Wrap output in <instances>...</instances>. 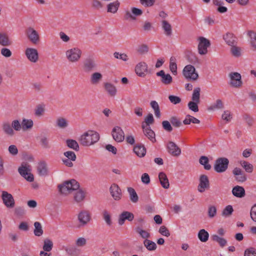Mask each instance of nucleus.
Returning <instances> with one entry per match:
<instances>
[{
  "instance_id": "37",
  "label": "nucleus",
  "mask_w": 256,
  "mask_h": 256,
  "mask_svg": "<svg viewBox=\"0 0 256 256\" xmlns=\"http://www.w3.org/2000/svg\"><path fill=\"white\" fill-rule=\"evenodd\" d=\"M134 152L139 157H143L146 153V150L143 146H136L134 148Z\"/></svg>"
},
{
  "instance_id": "52",
  "label": "nucleus",
  "mask_w": 256,
  "mask_h": 256,
  "mask_svg": "<svg viewBox=\"0 0 256 256\" xmlns=\"http://www.w3.org/2000/svg\"><path fill=\"white\" fill-rule=\"evenodd\" d=\"M200 163L204 166L206 170H210L211 168V166L208 164V159L206 156H202L199 160Z\"/></svg>"
},
{
  "instance_id": "21",
  "label": "nucleus",
  "mask_w": 256,
  "mask_h": 256,
  "mask_svg": "<svg viewBox=\"0 0 256 256\" xmlns=\"http://www.w3.org/2000/svg\"><path fill=\"white\" fill-rule=\"evenodd\" d=\"M12 41L6 32H0V45L4 46H9L12 44Z\"/></svg>"
},
{
  "instance_id": "12",
  "label": "nucleus",
  "mask_w": 256,
  "mask_h": 256,
  "mask_svg": "<svg viewBox=\"0 0 256 256\" xmlns=\"http://www.w3.org/2000/svg\"><path fill=\"white\" fill-rule=\"evenodd\" d=\"M24 54L27 59L31 62L36 63L38 60V52L36 48H27Z\"/></svg>"
},
{
  "instance_id": "61",
  "label": "nucleus",
  "mask_w": 256,
  "mask_h": 256,
  "mask_svg": "<svg viewBox=\"0 0 256 256\" xmlns=\"http://www.w3.org/2000/svg\"><path fill=\"white\" fill-rule=\"evenodd\" d=\"M137 52L140 54H144L148 52V48L146 44H142L137 48Z\"/></svg>"
},
{
  "instance_id": "2",
  "label": "nucleus",
  "mask_w": 256,
  "mask_h": 256,
  "mask_svg": "<svg viewBox=\"0 0 256 256\" xmlns=\"http://www.w3.org/2000/svg\"><path fill=\"white\" fill-rule=\"evenodd\" d=\"M99 139L100 135L98 132L94 130H88L80 136L79 141L84 146H90L98 142Z\"/></svg>"
},
{
  "instance_id": "30",
  "label": "nucleus",
  "mask_w": 256,
  "mask_h": 256,
  "mask_svg": "<svg viewBox=\"0 0 256 256\" xmlns=\"http://www.w3.org/2000/svg\"><path fill=\"white\" fill-rule=\"evenodd\" d=\"M102 76L100 72H95L90 76V83L94 85L98 84L102 80Z\"/></svg>"
},
{
  "instance_id": "47",
  "label": "nucleus",
  "mask_w": 256,
  "mask_h": 256,
  "mask_svg": "<svg viewBox=\"0 0 256 256\" xmlns=\"http://www.w3.org/2000/svg\"><path fill=\"white\" fill-rule=\"evenodd\" d=\"M200 121L198 119L189 114L186 116L183 121L184 124H190V123L200 124Z\"/></svg>"
},
{
  "instance_id": "29",
  "label": "nucleus",
  "mask_w": 256,
  "mask_h": 256,
  "mask_svg": "<svg viewBox=\"0 0 256 256\" xmlns=\"http://www.w3.org/2000/svg\"><path fill=\"white\" fill-rule=\"evenodd\" d=\"M2 128L4 132L9 136H12L15 134L14 131L12 126V124L10 125L9 122H6L3 123Z\"/></svg>"
},
{
  "instance_id": "36",
  "label": "nucleus",
  "mask_w": 256,
  "mask_h": 256,
  "mask_svg": "<svg viewBox=\"0 0 256 256\" xmlns=\"http://www.w3.org/2000/svg\"><path fill=\"white\" fill-rule=\"evenodd\" d=\"M162 26L164 34L168 36H171L172 34L171 25L166 20H163L162 22Z\"/></svg>"
},
{
  "instance_id": "20",
  "label": "nucleus",
  "mask_w": 256,
  "mask_h": 256,
  "mask_svg": "<svg viewBox=\"0 0 256 256\" xmlns=\"http://www.w3.org/2000/svg\"><path fill=\"white\" fill-rule=\"evenodd\" d=\"M168 152L173 156H178L181 154V150L174 142H169L167 144Z\"/></svg>"
},
{
  "instance_id": "42",
  "label": "nucleus",
  "mask_w": 256,
  "mask_h": 256,
  "mask_svg": "<svg viewBox=\"0 0 256 256\" xmlns=\"http://www.w3.org/2000/svg\"><path fill=\"white\" fill-rule=\"evenodd\" d=\"M230 52L236 58H238L242 55V48L240 47L236 46L235 44H234L230 46Z\"/></svg>"
},
{
  "instance_id": "44",
  "label": "nucleus",
  "mask_w": 256,
  "mask_h": 256,
  "mask_svg": "<svg viewBox=\"0 0 256 256\" xmlns=\"http://www.w3.org/2000/svg\"><path fill=\"white\" fill-rule=\"evenodd\" d=\"M40 144L44 148H49L50 144L48 138L45 136H42L39 138Z\"/></svg>"
},
{
  "instance_id": "9",
  "label": "nucleus",
  "mask_w": 256,
  "mask_h": 256,
  "mask_svg": "<svg viewBox=\"0 0 256 256\" xmlns=\"http://www.w3.org/2000/svg\"><path fill=\"white\" fill-rule=\"evenodd\" d=\"M229 161L228 158H220L217 159L216 161L214 168L218 172H225L228 165Z\"/></svg>"
},
{
  "instance_id": "11",
  "label": "nucleus",
  "mask_w": 256,
  "mask_h": 256,
  "mask_svg": "<svg viewBox=\"0 0 256 256\" xmlns=\"http://www.w3.org/2000/svg\"><path fill=\"white\" fill-rule=\"evenodd\" d=\"M2 199L4 206L8 208H13L15 206V201L13 196L8 192L2 191Z\"/></svg>"
},
{
  "instance_id": "6",
  "label": "nucleus",
  "mask_w": 256,
  "mask_h": 256,
  "mask_svg": "<svg viewBox=\"0 0 256 256\" xmlns=\"http://www.w3.org/2000/svg\"><path fill=\"white\" fill-rule=\"evenodd\" d=\"M25 34L28 40L33 44H38L40 40L38 32L32 27L29 26L25 30Z\"/></svg>"
},
{
  "instance_id": "31",
  "label": "nucleus",
  "mask_w": 256,
  "mask_h": 256,
  "mask_svg": "<svg viewBox=\"0 0 256 256\" xmlns=\"http://www.w3.org/2000/svg\"><path fill=\"white\" fill-rule=\"evenodd\" d=\"M34 126L33 120L31 119L23 118L22 121V128L24 131L30 130Z\"/></svg>"
},
{
  "instance_id": "39",
  "label": "nucleus",
  "mask_w": 256,
  "mask_h": 256,
  "mask_svg": "<svg viewBox=\"0 0 256 256\" xmlns=\"http://www.w3.org/2000/svg\"><path fill=\"white\" fill-rule=\"evenodd\" d=\"M144 246L148 250L154 251L156 249V243L149 240H144Z\"/></svg>"
},
{
  "instance_id": "27",
  "label": "nucleus",
  "mask_w": 256,
  "mask_h": 256,
  "mask_svg": "<svg viewBox=\"0 0 256 256\" xmlns=\"http://www.w3.org/2000/svg\"><path fill=\"white\" fill-rule=\"evenodd\" d=\"M250 38V44L252 50L256 51V32L253 30H248L247 33Z\"/></svg>"
},
{
  "instance_id": "57",
  "label": "nucleus",
  "mask_w": 256,
  "mask_h": 256,
  "mask_svg": "<svg viewBox=\"0 0 256 256\" xmlns=\"http://www.w3.org/2000/svg\"><path fill=\"white\" fill-rule=\"evenodd\" d=\"M136 232L142 238L148 240L150 238V234L145 230H143L140 228H138Z\"/></svg>"
},
{
  "instance_id": "24",
  "label": "nucleus",
  "mask_w": 256,
  "mask_h": 256,
  "mask_svg": "<svg viewBox=\"0 0 256 256\" xmlns=\"http://www.w3.org/2000/svg\"><path fill=\"white\" fill-rule=\"evenodd\" d=\"M232 194L238 198H242L246 195V192L244 188L240 186H236L232 189Z\"/></svg>"
},
{
  "instance_id": "51",
  "label": "nucleus",
  "mask_w": 256,
  "mask_h": 256,
  "mask_svg": "<svg viewBox=\"0 0 256 256\" xmlns=\"http://www.w3.org/2000/svg\"><path fill=\"white\" fill-rule=\"evenodd\" d=\"M52 247L53 242L50 240L46 238L44 240L43 246V250L44 251L50 252L52 250Z\"/></svg>"
},
{
  "instance_id": "34",
  "label": "nucleus",
  "mask_w": 256,
  "mask_h": 256,
  "mask_svg": "<svg viewBox=\"0 0 256 256\" xmlns=\"http://www.w3.org/2000/svg\"><path fill=\"white\" fill-rule=\"evenodd\" d=\"M224 108V104L222 100L220 99H218L208 108V110H216L222 109Z\"/></svg>"
},
{
  "instance_id": "32",
  "label": "nucleus",
  "mask_w": 256,
  "mask_h": 256,
  "mask_svg": "<svg viewBox=\"0 0 256 256\" xmlns=\"http://www.w3.org/2000/svg\"><path fill=\"white\" fill-rule=\"evenodd\" d=\"M120 4V3L118 0L110 2L107 6V12L112 14L116 13L119 8Z\"/></svg>"
},
{
  "instance_id": "8",
  "label": "nucleus",
  "mask_w": 256,
  "mask_h": 256,
  "mask_svg": "<svg viewBox=\"0 0 256 256\" xmlns=\"http://www.w3.org/2000/svg\"><path fill=\"white\" fill-rule=\"evenodd\" d=\"M198 52L200 55H205L208 53V48L210 46V41L204 37L198 38Z\"/></svg>"
},
{
  "instance_id": "46",
  "label": "nucleus",
  "mask_w": 256,
  "mask_h": 256,
  "mask_svg": "<svg viewBox=\"0 0 256 256\" xmlns=\"http://www.w3.org/2000/svg\"><path fill=\"white\" fill-rule=\"evenodd\" d=\"M209 237L208 233L204 229L200 230L198 233V238L202 242H206Z\"/></svg>"
},
{
  "instance_id": "40",
  "label": "nucleus",
  "mask_w": 256,
  "mask_h": 256,
  "mask_svg": "<svg viewBox=\"0 0 256 256\" xmlns=\"http://www.w3.org/2000/svg\"><path fill=\"white\" fill-rule=\"evenodd\" d=\"M150 105L154 111V114L157 118L160 117V112L159 105L156 100H152L150 102Z\"/></svg>"
},
{
  "instance_id": "28",
  "label": "nucleus",
  "mask_w": 256,
  "mask_h": 256,
  "mask_svg": "<svg viewBox=\"0 0 256 256\" xmlns=\"http://www.w3.org/2000/svg\"><path fill=\"white\" fill-rule=\"evenodd\" d=\"M96 67V64L94 60L88 58L86 59L84 64V68L86 72H90Z\"/></svg>"
},
{
  "instance_id": "17",
  "label": "nucleus",
  "mask_w": 256,
  "mask_h": 256,
  "mask_svg": "<svg viewBox=\"0 0 256 256\" xmlns=\"http://www.w3.org/2000/svg\"><path fill=\"white\" fill-rule=\"evenodd\" d=\"M134 218V215L132 212L128 211H124L118 216V223L119 225L122 226L126 220L132 222Z\"/></svg>"
},
{
  "instance_id": "26",
  "label": "nucleus",
  "mask_w": 256,
  "mask_h": 256,
  "mask_svg": "<svg viewBox=\"0 0 256 256\" xmlns=\"http://www.w3.org/2000/svg\"><path fill=\"white\" fill-rule=\"evenodd\" d=\"M158 178L162 186L164 188H169V181L166 174L164 172H160L158 174Z\"/></svg>"
},
{
  "instance_id": "43",
  "label": "nucleus",
  "mask_w": 256,
  "mask_h": 256,
  "mask_svg": "<svg viewBox=\"0 0 256 256\" xmlns=\"http://www.w3.org/2000/svg\"><path fill=\"white\" fill-rule=\"evenodd\" d=\"M34 234L36 236H40L43 234V230L42 226L40 222H36L34 223Z\"/></svg>"
},
{
  "instance_id": "60",
  "label": "nucleus",
  "mask_w": 256,
  "mask_h": 256,
  "mask_svg": "<svg viewBox=\"0 0 256 256\" xmlns=\"http://www.w3.org/2000/svg\"><path fill=\"white\" fill-rule=\"evenodd\" d=\"M198 103L193 101L190 102L188 104V108L190 110L194 112H198Z\"/></svg>"
},
{
  "instance_id": "16",
  "label": "nucleus",
  "mask_w": 256,
  "mask_h": 256,
  "mask_svg": "<svg viewBox=\"0 0 256 256\" xmlns=\"http://www.w3.org/2000/svg\"><path fill=\"white\" fill-rule=\"evenodd\" d=\"M199 184L198 186V191L200 192H204L206 190L210 188V182L207 176L202 174L199 179Z\"/></svg>"
},
{
  "instance_id": "58",
  "label": "nucleus",
  "mask_w": 256,
  "mask_h": 256,
  "mask_svg": "<svg viewBox=\"0 0 256 256\" xmlns=\"http://www.w3.org/2000/svg\"><path fill=\"white\" fill-rule=\"evenodd\" d=\"M216 208L214 206H210L208 208V216L210 218H214L216 214Z\"/></svg>"
},
{
  "instance_id": "35",
  "label": "nucleus",
  "mask_w": 256,
  "mask_h": 256,
  "mask_svg": "<svg viewBox=\"0 0 256 256\" xmlns=\"http://www.w3.org/2000/svg\"><path fill=\"white\" fill-rule=\"evenodd\" d=\"M38 172L40 176H46L47 174L48 170L46 164L44 162L38 163L37 167Z\"/></svg>"
},
{
  "instance_id": "5",
  "label": "nucleus",
  "mask_w": 256,
  "mask_h": 256,
  "mask_svg": "<svg viewBox=\"0 0 256 256\" xmlns=\"http://www.w3.org/2000/svg\"><path fill=\"white\" fill-rule=\"evenodd\" d=\"M30 170V166L26 164H22L18 169L20 174L30 182H32L34 180V176L31 174Z\"/></svg>"
},
{
  "instance_id": "25",
  "label": "nucleus",
  "mask_w": 256,
  "mask_h": 256,
  "mask_svg": "<svg viewBox=\"0 0 256 256\" xmlns=\"http://www.w3.org/2000/svg\"><path fill=\"white\" fill-rule=\"evenodd\" d=\"M223 38L226 43L230 46H232L236 43V38L234 34L232 33H226V34L224 35Z\"/></svg>"
},
{
  "instance_id": "41",
  "label": "nucleus",
  "mask_w": 256,
  "mask_h": 256,
  "mask_svg": "<svg viewBox=\"0 0 256 256\" xmlns=\"http://www.w3.org/2000/svg\"><path fill=\"white\" fill-rule=\"evenodd\" d=\"M56 126L60 128H65L68 126V122L66 118L60 117L56 119Z\"/></svg>"
},
{
  "instance_id": "56",
  "label": "nucleus",
  "mask_w": 256,
  "mask_h": 256,
  "mask_svg": "<svg viewBox=\"0 0 256 256\" xmlns=\"http://www.w3.org/2000/svg\"><path fill=\"white\" fill-rule=\"evenodd\" d=\"M11 124L14 131H20L21 129H22V122L20 123L18 120H12Z\"/></svg>"
},
{
  "instance_id": "48",
  "label": "nucleus",
  "mask_w": 256,
  "mask_h": 256,
  "mask_svg": "<svg viewBox=\"0 0 256 256\" xmlns=\"http://www.w3.org/2000/svg\"><path fill=\"white\" fill-rule=\"evenodd\" d=\"M212 239L213 241L217 242L221 247L224 246L227 243V241L226 239L220 237L216 234L212 236Z\"/></svg>"
},
{
  "instance_id": "15",
  "label": "nucleus",
  "mask_w": 256,
  "mask_h": 256,
  "mask_svg": "<svg viewBox=\"0 0 256 256\" xmlns=\"http://www.w3.org/2000/svg\"><path fill=\"white\" fill-rule=\"evenodd\" d=\"M142 11L135 7L132 8L131 12L127 10L125 11L124 18L126 20H135L136 16H141Z\"/></svg>"
},
{
  "instance_id": "62",
  "label": "nucleus",
  "mask_w": 256,
  "mask_h": 256,
  "mask_svg": "<svg viewBox=\"0 0 256 256\" xmlns=\"http://www.w3.org/2000/svg\"><path fill=\"white\" fill-rule=\"evenodd\" d=\"M1 54L5 58H10L12 56V52L10 50L6 47L2 48L0 50Z\"/></svg>"
},
{
  "instance_id": "64",
  "label": "nucleus",
  "mask_w": 256,
  "mask_h": 256,
  "mask_svg": "<svg viewBox=\"0 0 256 256\" xmlns=\"http://www.w3.org/2000/svg\"><path fill=\"white\" fill-rule=\"evenodd\" d=\"M244 256H256V249L254 248H246L244 251Z\"/></svg>"
},
{
  "instance_id": "45",
  "label": "nucleus",
  "mask_w": 256,
  "mask_h": 256,
  "mask_svg": "<svg viewBox=\"0 0 256 256\" xmlns=\"http://www.w3.org/2000/svg\"><path fill=\"white\" fill-rule=\"evenodd\" d=\"M240 164L246 172L248 173H252V172L254 166L245 160H242L240 162Z\"/></svg>"
},
{
  "instance_id": "50",
  "label": "nucleus",
  "mask_w": 256,
  "mask_h": 256,
  "mask_svg": "<svg viewBox=\"0 0 256 256\" xmlns=\"http://www.w3.org/2000/svg\"><path fill=\"white\" fill-rule=\"evenodd\" d=\"M170 69L174 75L177 74V64H176V59L174 57H171L170 58Z\"/></svg>"
},
{
  "instance_id": "53",
  "label": "nucleus",
  "mask_w": 256,
  "mask_h": 256,
  "mask_svg": "<svg viewBox=\"0 0 256 256\" xmlns=\"http://www.w3.org/2000/svg\"><path fill=\"white\" fill-rule=\"evenodd\" d=\"M234 212V209L231 205L226 206L222 212V216L227 218L231 216Z\"/></svg>"
},
{
  "instance_id": "23",
  "label": "nucleus",
  "mask_w": 256,
  "mask_h": 256,
  "mask_svg": "<svg viewBox=\"0 0 256 256\" xmlns=\"http://www.w3.org/2000/svg\"><path fill=\"white\" fill-rule=\"evenodd\" d=\"M104 88L105 90L110 96H114L117 93V90L116 86L110 82H105L104 84Z\"/></svg>"
},
{
  "instance_id": "4",
  "label": "nucleus",
  "mask_w": 256,
  "mask_h": 256,
  "mask_svg": "<svg viewBox=\"0 0 256 256\" xmlns=\"http://www.w3.org/2000/svg\"><path fill=\"white\" fill-rule=\"evenodd\" d=\"M77 219L78 222L79 228L85 226L88 224L92 220L91 214L88 210H82L78 214Z\"/></svg>"
},
{
  "instance_id": "1",
  "label": "nucleus",
  "mask_w": 256,
  "mask_h": 256,
  "mask_svg": "<svg viewBox=\"0 0 256 256\" xmlns=\"http://www.w3.org/2000/svg\"><path fill=\"white\" fill-rule=\"evenodd\" d=\"M79 184L75 180L66 181L58 186L59 190L64 195H68L72 191L76 190L74 194V199L76 203L82 202L86 198V192L81 189H78Z\"/></svg>"
},
{
  "instance_id": "10",
  "label": "nucleus",
  "mask_w": 256,
  "mask_h": 256,
  "mask_svg": "<svg viewBox=\"0 0 256 256\" xmlns=\"http://www.w3.org/2000/svg\"><path fill=\"white\" fill-rule=\"evenodd\" d=\"M148 66L144 62H140L136 65L134 72L136 75L140 77H145L148 73Z\"/></svg>"
},
{
  "instance_id": "14",
  "label": "nucleus",
  "mask_w": 256,
  "mask_h": 256,
  "mask_svg": "<svg viewBox=\"0 0 256 256\" xmlns=\"http://www.w3.org/2000/svg\"><path fill=\"white\" fill-rule=\"evenodd\" d=\"M112 135L114 140L118 142H122L124 139V134L122 128L115 126L112 130Z\"/></svg>"
},
{
  "instance_id": "22",
  "label": "nucleus",
  "mask_w": 256,
  "mask_h": 256,
  "mask_svg": "<svg viewBox=\"0 0 256 256\" xmlns=\"http://www.w3.org/2000/svg\"><path fill=\"white\" fill-rule=\"evenodd\" d=\"M143 132L144 134L152 142H156L155 138V133L149 126H145L142 125Z\"/></svg>"
},
{
  "instance_id": "13",
  "label": "nucleus",
  "mask_w": 256,
  "mask_h": 256,
  "mask_svg": "<svg viewBox=\"0 0 256 256\" xmlns=\"http://www.w3.org/2000/svg\"><path fill=\"white\" fill-rule=\"evenodd\" d=\"M230 78V84L234 88H239L242 84V76L237 72H232L228 75Z\"/></svg>"
},
{
  "instance_id": "33",
  "label": "nucleus",
  "mask_w": 256,
  "mask_h": 256,
  "mask_svg": "<svg viewBox=\"0 0 256 256\" xmlns=\"http://www.w3.org/2000/svg\"><path fill=\"white\" fill-rule=\"evenodd\" d=\"M128 192L130 201L133 203H136L138 201V196L134 189L131 187L128 188Z\"/></svg>"
},
{
  "instance_id": "59",
  "label": "nucleus",
  "mask_w": 256,
  "mask_h": 256,
  "mask_svg": "<svg viewBox=\"0 0 256 256\" xmlns=\"http://www.w3.org/2000/svg\"><path fill=\"white\" fill-rule=\"evenodd\" d=\"M172 78L168 74H166L164 76H162L161 78V82L162 83L166 85L170 84L172 82Z\"/></svg>"
},
{
  "instance_id": "19",
  "label": "nucleus",
  "mask_w": 256,
  "mask_h": 256,
  "mask_svg": "<svg viewBox=\"0 0 256 256\" xmlns=\"http://www.w3.org/2000/svg\"><path fill=\"white\" fill-rule=\"evenodd\" d=\"M232 174L235 179L238 182H243L246 180V176L244 172L239 168H235L232 170Z\"/></svg>"
},
{
  "instance_id": "3",
  "label": "nucleus",
  "mask_w": 256,
  "mask_h": 256,
  "mask_svg": "<svg viewBox=\"0 0 256 256\" xmlns=\"http://www.w3.org/2000/svg\"><path fill=\"white\" fill-rule=\"evenodd\" d=\"M65 56L68 62L72 63L78 62L82 56V51L78 47H73L65 52Z\"/></svg>"
},
{
  "instance_id": "63",
  "label": "nucleus",
  "mask_w": 256,
  "mask_h": 256,
  "mask_svg": "<svg viewBox=\"0 0 256 256\" xmlns=\"http://www.w3.org/2000/svg\"><path fill=\"white\" fill-rule=\"evenodd\" d=\"M170 122L176 128H179L182 126L180 120L175 116H172L170 118Z\"/></svg>"
},
{
  "instance_id": "18",
  "label": "nucleus",
  "mask_w": 256,
  "mask_h": 256,
  "mask_svg": "<svg viewBox=\"0 0 256 256\" xmlns=\"http://www.w3.org/2000/svg\"><path fill=\"white\" fill-rule=\"evenodd\" d=\"M110 192L115 200H120L122 198V192L118 185L114 184L110 187Z\"/></svg>"
},
{
  "instance_id": "49",
  "label": "nucleus",
  "mask_w": 256,
  "mask_h": 256,
  "mask_svg": "<svg viewBox=\"0 0 256 256\" xmlns=\"http://www.w3.org/2000/svg\"><path fill=\"white\" fill-rule=\"evenodd\" d=\"M200 88L198 87L194 88L192 97V101L196 102H200Z\"/></svg>"
},
{
  "instance_id": "7",
  "label": "nucleus",
  "mask_w": 256,
  "mask_h": 256,
  "mask_svg": "<svg viewBox=\"0 0 256 256\" xmlns=\"http://www.w3.org/2000/svg\"><path fill=\"white\" fill-rule=\"evenodd\" d=\"M182 73L186 78L192 80H196L198 77L194 67L190 64L187 65L184 68Z\"/></svg>"
},
{
  "instance_id": "38",
  "label": "nucleus",
  "mask_w": 256,
  "mask_h": 256,
  "mask_svg": "<svg viewBox=\"0 0 256 256\" xmlns=\"http://www.w3.org/2000/svg\"><path fill=\"white\" fill-rule=\"evenodd\" d=\"M102 218L105 221L106 224L108 226H110L112 224V220L111 218V214L110 212L106 210H104L102 212Z\"/></svg>"
},
{
  "instance_id": "54",
  "label": "nucleus",
  "mask_w": 256,
  "mask_h": 256,
  "mask_svg": "<svg viewBox=\"0 0 256 256\" xmlns=\"http://www.w3.org/2000/svg\"><path fill=\"white\" fill-rule=\"evenodd\" d=\"M66 144L68 146L76 150H78L79 149V146L78 142L72 140H66Z\"/></svg>"
},
{
  "instance_id": "55",
  "label": "nucleus",
  "mask_w": 256,
  "mask_h": 256,
  "mask_svg": "<svg viewBox=\"0 0 256 256\" xmlns=\"http://www.w3.org/2000/svg\"><path fill=\"white\" fill-rule=\"evenodd\" d=\"M114 56L116 58L121 60L124 62H126L128 60V56L124 53H119L118 52H114Z\"/></svg>"
}]
</instances>
